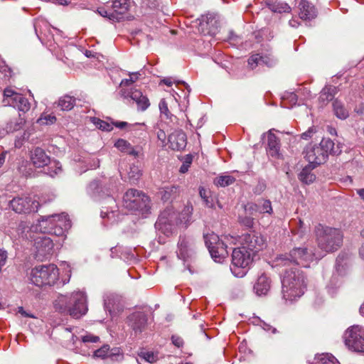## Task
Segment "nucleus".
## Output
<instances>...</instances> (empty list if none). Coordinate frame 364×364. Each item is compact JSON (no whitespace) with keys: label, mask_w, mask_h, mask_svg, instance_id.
<instances>
[{"label":"nucleus","mask_w":364,"mask_h":364,"mask_svg":"<svg viewBox=\"0 0 364 364\" xmlns=\"http://www.w3.org/2000/svg\"><path fill=\"white\" fill-rule=\"evenodd\" d=\"M40 230L55 237L51 239L46 235L38 236L34 240L36 257L39 260L47 259L54 253V246L61 247L65 239V231L71 227L70 220L67 214H54L41 216L38 220Z\"/></svg>","instance_id":"f257e3e1"},{"label":"nucleus","mask_w":364,"mask_h":364,"mask_svg":"<svg viewBox=\"0 0 364 364\" xmlns=\"http://www.w3.org/2000/svg\"><path fill=\"white\" fill-rule=\"evenodd\" d=\"M54 308L61 314H69L77 318L87 311V297L82 291L66 295L60 294L54 301Z\"/></svg>","instance_id":"f03ea898"},{"label":"nucleus","mask_w":364,"mask_h":364,"mask_svg":"<svg viewBox=\"0 0 364 364\" xmlns=\"http://www.w3.org/2000/svg\"><path fill=\"white\" fill-rule=\"evenodd\" d=\"M193 210L192 205H186L178 213L171 208H167L159 215L156 226L166 235L172 233L177 226L186 228L191 223Z\"/></svg>","instance_id":"7ed1b4c3"},{"label":"nucleus","mask_w":364,"mask_h":364,"mask_svg":"<svg viewBox=\"0 0 364 364\" xmlns=\"http://www.w3.org/2000/svg\"><path fill=\"white\" fill-rule=\"evenodd\" d=\"M305 279L303 272L297 267L286 269L282 279L283 298L293 301L301 297L306 287Z\"/></svg>","instance_id":"20e7f679"},{"label":"nucleus","mask_w":364,"mask_h":364,"mask_svg":"<svg viewBox=\"0 0 364 364\" xmlns=\"http://www.w3.org/2000/svg\"><path fill=\"white\" fill-rule=\"evenodd\" d=\"M318 247L326 252L337 250L343 243V235L339 229L318 224L315 228Z\"/></svg>","instance_id":"39448f33"},{"label":"nucleus","mask_w":364,"mask_h":364,"mask_svg":"<svg viewBox=\"0 0 364 364\" xmlns=\"http://www.w3.org/2000/svg\"><path fill=\"white\" fill-rule=\"evenodd\" d=\"M322 257V255L313 252L311 249H309L307 247H295L289 254L279 255L276 262L277 266L294 264L308 267L311 262L315 259H319Z\"/></svg>","instance_id":"423d86ee"},{"label":"nucleus","mask_w":364,"mask_h":364,"mask_svg":"<svg viewBox=\"0 0 364 364\" xmlns=\"http://www.w3.org/2000/svg\"><path fill=\"white\" fill-rule=\"evenodd\" d=\"M204 238L211 257L217 262H221L228 255V245L234 243L236 240L232 236H224L220 239L215 233L206 235Z\"/></svg>","instance_id":"0eeeda50"},{"label":"nucleus","mask_w":364,"mask_h":364,"mask_svg":"<svg viewBox=\"0 0 364 364\" xmlns=\"http://www.w3.org/2000/svg\"><path fill=\"white\" fill-rule=\"evenodd\" d=\"M59 269L55 264L39 265L31 270V281L37 287L53 286L58 283Z\"/></svg>","instance_id":"6e6552de"},{"label":"nucleus","mask_w":364,"mask_h":364,"mask_svg":"<svg viewBox=\"0 0 364 364\" xmlns=\"http://www.w3.org/2000/svg\"><path fill=\"white\" fill-rule=\"evenodd\" d=\"M253 261V255L242 247L235 248L232 253V274L237 277H242L247 273V268Z\"/></svg>","instance_id":"1a4fd4ad"},{"label":"nucleus","mask_w":364,"mask_h":364,"mask_svg":"<svg viewBox=\"0 0 364 364\" xmlns=\"http://www.w3.org/2000/svg\"><path fill=\"white\" fill-rule=\"evenodd\" d=\"M149 198L134 188L127 190L123 196V205L129 210L146 212L149 207Z\"/></svg>","instance_id":"9d476101"},{"label":"nucleus","mask_w":364,"mask_h":364,"mask_svg":"<svg viewBox=\"0 0 364 364\" xmlns=\"http://www.w3.org/2000/svg\"><path fill=\"white\" fill-rule=\"evenodd\" d=\"M239 241L241 247L250 252L253 255L264 250L267 246L266 238L255 231L242 235Z\"/></svg>","instance_id":"9b49d317"},{"label":"nucleus","mask_w":364,"mask_h":364,"mask_svg":"<svg viewBox=\"0 0 364 364\" xmlns=\"http://www.w3.org/2000/svg\"><path fill=\"white\" fill-rule=\"evenodd\" d=\"M346 345L357 352H364V328L353 326L348 328L344 334Z\"/></svg>","instance_id":"f8f14e48"},{"label":"nucleus","mask_w":364,"mask_h":364,"mask_svg":"<svg viewBox=\"0 0 364 364\" xmlns=\"http://www.w3.org/2000/svg\"><path fill=\"white\" fill-rule=\"evenodd\" d=\"M343 256L339 255L336 262V272L326 286L327 291L331 296H334L343 283V277L346 274V264L343 263Z\"/></svg>","instance_id":"ddd939ff"},{"label":"nucleus","mask_w":364,"mask_h":364,"mask_svg":"<svg viewBox=\"0 0 364 364\" xmlns=\"http://www.w3.org/2000/svg\"><path fill=\"white\" fill-rule=\"evenodd\" d=\"M11 208L16 213H30L38 211L39 203L28 196L16 197L10 201Z\"/></svg>","instance_id":"4468645a"},{"label":"nucleus","mask_w":364,"mask_h":364,"mask_svg":"<svg viewBox=\"0 0 364 364\" xmlns=\"http://www.w3.org/2000/svg\"><path fill=\"white\" fill-rule=\"evenodd\" d=\"M101 217L107 219L105 225L113 224L119 220V214L116 200L113 197L107 196L102 203Z\"/></svg>","instance_id":"2eb2a0df"},{"label":"nucleus","mask_w":364,"mask_h":364,"mask_svg":"<svg viewBox=\"0 0 364 364\" xmlns=\"http://www.w3.org/2000/svg\"><path fill=\"white\" fill-rule=\"evenodd\" d=\"M176 253L177 257L184 262L191 259L196 253L194 240L186 235L180 236Z\"/></svg>","instance_id":"dca6fc26"},{"label":"nucleus","mask_w":364,"mask_h":364,"mask_svg":"<svg viewBox=\"0 0 364 364\" xmlns=\"http://www.w3.org/2000/svg\"><path fill=\"white\" fill-rule=\"evenodd\" d=\"M324 153L319 145L309 144L304 151L305 159L316 166L326 161V155Z\"/></svg>","instance_id":"f3484780"},{"label":"nucleus","mask_w":364,"mask_h":364,"mask_svg":"<svg viewBox=\"0 0 364 364\" xmlns=\"http://www.w3.org/2000/svg\"><path fill=\"white\" fill-rule=\"evenodd\" d=\"M220 23L214 14L203 16L200 23V30L204 35L215 36L218 33Z\"/></svg>","instance_id":"a211bd4d"},{"label":"nucleus","mask_w":364,"mask_h":364,"mask_svg":"<svg viewBox=\"0 0 364 364\" xmlns=\"http://www.w3.org/2000/svg\"><path fill=\"white\" fill-rule=\"evenodd\" d=\"M128 324L135 333H140L146 326L147 316L143 312H134L128 317Z\"/></svg>","instance_id":"6ab92c4d"},{"label":"nucleus","mask_w":364,"mask_h":364,"mask_svg":"<svg viewBox=\"0 0 364 364\" xmlns=\"http://www.w3.org/2000/svg\"><path fill=\"white\" fill-rule=\"evenodd\" d=\"M168 144L172 150H183L187 144V138L186 134L182 130H175L168 138Z\"/></svg>","instance_id":"aec40b11"},{"label":"nucleus","mask_w":364,"mask_h":364,"mask_svg":"<svg viewBox=\"0 0 364 364\" xmlns=\"http://www.w3.org/2000/svg\"><path fill=\"white\" fill-rule=\"evenodd\" d=\"M129 6L128 0H114L112 5V14H109L110 20L117 22L123 20Z\"/></svg>","instance_id":"412c9836"},{"label":"nucleus","mask_w":364,"mask_h":364,"mask_svg":"<svg viewBox=\"0 0 364 364\" xmlns=\"http://www.w3.org/2000/svg\"><path fill=\"white\" fill-rule=\"evenodd\" d=\"M30 160L36 168H43L49 163L50 156L43 149L36 147L30 152Z\"/></svg>","instance_id":"4be33fe9"},{"label":"nucleus","mask_w":364,"mask_h":364,"mask_svg":"<svg viewBox=\"0 0 364 364\" xmlns=\"http://www.w3.org/2000/svg\"><path fill=\"white\" fill-rule=\"evenodd\" d=\"M267 153L268 156L279 159L280 156V143L279 138L272 132L269 131L267 132Z\"/></svg>","instance_id":"5701e85b"},{"label":"nucleus","mask_w":364,"mask_h":364,"mask_svg":"<svg viewBox=\"0 0 364 364\" xmlns=\"http://www.w3.org/2000/svg\"><path fill=\"white\" fill-rule=\"evenodd\" d=\"M271 279L266 274H262L254 285V291L258 296L266 295L271 288Z\"/></svg>","instance_id":"b1692460"},{"label":"nucleus","mask_w":364,"mask_h":364,"mask_svg":"<svg viewBox=\"0 0 364 364\" xmlns=\"http://www.w3.org/2000/svg\"><path fill=\"white\" fill-rule=\"evenodd\" d=\"M299 17L303 20H311L316 16L314 5L306 0H301L299 4Z\"/></svg>","instance_id":"393cba45"},{"label":"nucleus","mask_w":364,"mask_h":364,"mask_svg":"<svg viewBox=\"0 0 364 364\" xmlns=\"http://www.w3.org/2000/svg\"><path fill=\"white\" fill-rule=\"evenodd\" d=\"M249 209L252 211V214L258 213L259 214L268 213L271 215L273 213L270 200L266 199H259L257 203L250 204Z\"/></svg>","instance_id":"a878e982"},{"label":"nucleus","mask_w":364,"mask_h":364,"mask_svg":"<svg viewBox=\"0 0 364 364\" xmlns=\"http://www.w3.org/2000/svg\"><path fill=\"white\" fill-rule=\"evenodd\" d=\"M319 146L322 147V150L326 155V159L329 154L338 155L341 153L342 149L340 144L335 145V143L331 139L323 138L319 144Z\"/></svg>","instance_id":"bb28decb"},{"label":"nucleus","mask_w":364,"mask_h":364,"mask_svg":"<svg viewBox=\"0 0 364 364\" xmlns=\"http://www.w3.org/2000/svg\"><path fill=\"white\" fill-rule=\"evenodd\" d=\"M132 100H134L138 107V109L141 111L146 110L150 105L148 98L143 95L141 92L137 90H132L127 95Z\"/></svg>","instance_id":"cd10ccee"},{"label":"nucleus","mask_w":364,"mask_h":364,"mask_svg":"<svg viewBox=\"0 0 364 364\" xmlns=\"http://www.w3.org/2000/svg\"><path fill=\"white\" fill-rule=\"evenodd\" d=\"M181 192L178 186L171 185L162 188L160 191L161 199L166 201H172L179 196Z\"/></svg>","instance_id":"c85d7f7f"},{"label":"nucleus","mask_w":364,"mask_h":364,"mask_svg":"<svg viewBox=\"0 0 364 364\" xmlns=\"http://www.w3.org/2000/svg\"><path fill=\"white\" fill-rule=\"evenodd\" d=\"M21 94L17 93L14 90L6 88L4 92L3 103L4 106H11L16 107L18 102L21 100Z\"/></svg>","instance_id":"c756f323"},{"label":"nucleus","mask_w":364,"mask_h":364,"mask_svg":"<svg viewBox=\"0 0 364 364\" xmlns=\"http://www.w3.org/2000/svg\"><path fill=\"white\" fill-rule=\"evenodd\" d=\"M315 167L316 166L311 164L306 166L299 174V179L305 184L312 183L316 179V176L312 173Z\"/></svg>","instance_id":"7c9ffc66"},{"label":"nucleus","mask_w":364,"mask_h":364,"mask_svg":"<svg viewBox=\"0 0 364 364\" xmlns=\"http://www.w3.org/2000/svg\"><path fill=\"white\" fill-rule=\"evenodd\" d=\"M114 146L120 151L127 154L131 156H137L139 152L129 143L123 139H119L115 143Z\"/></svg>","instance_id":"2f4dec72"},{"label":"nucleus","mask_w":364,"mask_h":364,"mask_svg":"<svg viewBox=\"0 0 364 364\" xmlns=\"http://www.w3.org/2000/svg\"><path fill=\"white\" fill-rule=\"evenodd\" d=\"M119 299L117 296L109 294L105 296L104 306L106 311L110 314L116 309H118Z\"/></svg>","instance_id":"473e14b6"},{"label":"nucleus","mask_w":364,"mask_h":364,"mask_svg":"<svg viewBox=\"0 0 364 364\" xmlns=\"http://www.w3.org/2000/svg\"><path fill=\"white\" fill-rule=\"evenodd\" d=\"M46 166H47L46 173L51 177L58 176L63 173L60 162L55 159H51L50 158V161L46 165Z\"/></svg>","instance_id":"72a5a7b5"},{"label":"nucleus","mask_w":364,"mask_h":364,"mask_svg":"<svg viewBox=\"0 0 364 364\" xmlns=\"http://www.w3.org/2000/svg\"><path fill=\"white\" fill-rule=\"evenodd\" d=\"M24 123L25 120L23 118H21L19 115L18 117L10 120L6 124V127L4 129V131L6 134L18 131L22 127Z\"/></svg>","instance_id":"f704fd0d"},{"label":"nucleus","mask_w":364,"mask_h":364,"mask_svg":"<svg viewBox=\"0 0 364 364\" xmlns=\"http://www.w3.org/2000/svg\"><path fill=\"white\" fill-rule=\"evenodd\" d=\"M75 105V98L70 95H65L60 97L58 102V106L61 110H70Z\"/></svg>","instance_id":"c9c22d12"},{"label":"nucleus","mask_w":364,"mask_h":364,"mask_svg":"<svg viewBox=\"0 0 364 364\" xmlns=\"http://www.w3.org/2000/svg\"><path fill=\"white\" fill-rule=\"evenodd\" d=\"M291 225L292 226L291 232L294 235H298L301 238H302L307 232V228L301 220H299L298 221H292Z\"/></svg>","instance_id":"e433bc0d"},{"label":"nucleus","mask_w":364,"mask_h":364,"mask_svg":"<svg viewBox=\"0 0 364 364\" xmlns=\"http://www.w3.org/2000/svg\"><path fill=\"white\" fill-rule=\"evenodd\" d=\"M269 9L275 13H289L291 10V7L284 2H267Z\"/></svg>","instance_id":"4c0bfd02"},{"label":"nucleus","mask_w":364,"mask_h":364,"mask_svg":"<svg viewBox=\"0 0 364 364\" xmlns=\"http://www.w3.org/2000/svg\"><path fill=\"white\" fill-rule=\"evenodd\" d=\"M121 355L116 354L114 353H111L109 351V346L108 345H105L102 348L96 350L94 352V357L100 358L102 359H105L106 358H110L113 359V357H120Z\"/></svg>","instance_id":"58836bf2"},{"label":"nucleus","mask_w":364,"mask_h":364,"mask_svg":"<svg viewBox=\"0 0 364 364\" xmlns=\"http://www.w3.org/2000/svg\"><path fill=\"white\" fill-rule=\"evenodd\" d=\"M333 107L334 113L338 118L345 119L348 117V111L341 102L335 100L333 103Z\"/></svg>","instance_id":"ea45409f"},{"label":"nucleus","mask_w":364,"mask_h":364,"mask_svg":"<svg viewBox=\"0 0 364 364\" xmlns=\"http://www.w3.org/2000/svg\"><path fill=\"white\" fill-rule=\"evenodd\" d=\"M235 178L230 175H221L214 179V184L217 186L225 187L232 184Z\"/></svg>","instance_id":"a19ab883"},{"label":"nucleus","mask_w":364,"mask_h":364,"mask_svg":"<svg viewBox=\"0 0 364 364\" xmlns=\"http://www.w3.org/2000/svg\"><path fill=\"white\" fill-rule=\"evenodd\" d=\"M334 90L332 87H325L321 92L319 100L323 103L331 101L334 97Z\"/></svg>","instance_id":"79ce46f5"},{"label":"nucleus","mask_w":364,"mask_h":364,"mask_svg":"<svg viewBox=\"0 0 364 364\" xmlns=\"http://www.w3.org/2000/svg\"><path fill=\"white\" fill-rule=\"evenodd\" d=\"M318 364H340L337 359L330 353H322L317 356Z\"/></svg>","instance_id":"37998d69"},{"label":"nucleus","mask_w":364,"mask_h":364,"mask_svg":"<svg viewBox=\"0 0 364 364\" xmlns=\"http://www.w3.org/2000/svg\"><path fill=\"white\" fill-rule=\"evenodd\" d=\"M91 121L98 129L102 131L110 132L113 129L112 124L101 120L99 118L92 117Z\"/></svg>","instance_id":"c03bdc74"},{"label":"nucleus","mask_w":364,"mask_h":364,"mask_svg":"<svg viewBox=\"0 0 364 364\" xmlns=\"http://www.w3.org/2000/svg\"><path fill=\"white\" fill-rule=\"evenodd\" d=\"M262 65H264L269 68L274 66L277 63V59L272 54L261 55Z\"/></svg>","instance_id":"a18cd8bd"},{"label":"nucleus","mask_w":364,"mask_h":364,"mask_svg":"<svg viewBox=\"0 0 364 364\" xmlns=\"http://www.w3.org/2000/svg\"><path fill=\"white\" fill-rule=\"evenodd\" d=\"M139 360L140 362H146L149 363H152L156 360V356L152 352H141L139 354Z\"/></svg>","instance_id":"49530a36"},{"label":"nucleus","mask_w":364,"mask_h":364,"mask_svg":"<svg viewBox=\"0 0 364 364\" xmlns=\"http://www.w3.org/2000/svg\"><path fill=\"white\" fill-rule=\"evenodd\" d=\"M129 78L123 79L121 81L120 86H122V87L129 86L132 83L135 82L139 78L141 74L139 72H135V73H129Z\"/></svg>","instance_id":"de8ad7c7"},{"label":"nucleus","mask_w":364,"mask_h":364,"mask_svg":"<svg viewBox=\"0 0 364 364\" xmlns=\"http://www.w3.org/2000/svg\"><path fill=\"white\" fill-rule=\"evenodd\" d=\"M248 65L251 69H255L257 65H262L261 54L256 53L252 55L248 59Z\"/></svg>","instance_id":"09e8293b"},{"label":"nucleus","mask_w":364,"mask_h":364,"mask_svg":"<svg viewBox=\"0 0 364 364\" xmlns=\"http://www.w3.org/2000/svg\"><path fill=\"white\" fill-rule=\"evenodd\" d=\"M128 175L130 179L136 181L141 176V171L137 166L132 165L129 168Z\"/></svg>","instance_id":"8fccbe9b"},{"label":"nucleus","mask_w":364,"mask_h":364,"mask_svg":"<svg viewBox=\"0 0 364 364\" xmlns=\"http://www.w3.org/2000/svg\"><path fill=\"white\" fill-rule=\"evenodd\" d=\"M15 108H17L18 110L26 112L29 110L30 109V103L28 100L21 95V98L19 102H18L17 105Z\"/></svg>","instance_id":"3c124183"},{"label":"nucleus","mask_w":364,"mask_h":364,"mask_svg":"<svg viewBox=\"0 0 364 364\" xmlns=\"http://www.w3.org/2000/svg\"><path fill=\"white\" fill-rule=\"evenodd\" d=\"M159 109L161 114H164L167 119L173 120V117L169 112L168 108V104L164 99H162L159 102Z\"/></svg>","instance_id":"603ef678"},{"label":"nucleus","mask_w":364,"mask_h":364,"mask_svg":"<svg viewBox=\"0 0 364 364\" xmlns=\"http://www.w3.org/2000/svg\"><path fill=\"white\" fill-rule=\"evenodd\" d=\"M30 133L27 131H25L21 136H16L15 139L14 145L16 148H21L24 141L28 140L30 136Z\"/></svg>","instance_id":"864d4df0"},{"label":"nucleus","mask_w":364,"mask_h":364,"mask_svg":"<svg viewBox=\"0 0 364 364\" xmlns=\"http://www.w3.org/2000/svg\"><path fill=\"white\" fill-rule=\"evenodd\" d=\"M164 84L168 87H171L173 83H176L177 85L183 84L184 86H186V89L188 90V92H190L189 86L186 85L184 82L181 81H175L173 80L172 77H166L161 80L160 84Z\"/></svg>","instance_id":"5fc2aeb1"},{"label":"nucleus","mask_w":364,"mask_h":364,"mask_svg":"<svg viewBox=\"0 0 364 364\" xmlns=\"http://www.w3.org/2000/svg\"><path fill=\"white\" fill-rule=\"evenodd\" d=\"M56 121V117L51 114H47L44 117H41L38 119V122L41 124H53Z\"/></svg>","instance_id":"6e6d98bb"},{"label":"nucleus","mask_w":364,"mask_h":364,"mask_svg":"<svg viewBox=\"0 0 364 364\" xmlns=\"http://www.w3.org/2000/svg\"><path fill=\"white\" fill-rule=\"evenodd\" d=\"M99 340L100 338L98 336L92 334H87L82 337V341L84 343H97L99 341Z\"/></svg>","instance_id":"4d7b16f0"},{"label":"nucleus","mask_w":364,"mask_h":364,"mask_svg":"<svg viewBox=\"0 0 364 364\" xmlns=\"http://www.w3.org/2000/svg\"><path fill=\"white\" fill-rule=\"evenodd\" d=\"M316 133V129L314 127L309 128V129L301 134V138L307 140L312 137L313 134Z\"/></svg>","instance_id":"13d9d810"},{"label":"nucleus","mask_w":364,"mask_h":364,"mask_svg":"<svg viewBox=\"0 0 364 364\" xmlns=\"http://www.w3.org/2000/svg\"><path fill=\"white\" fill-rule=\"evenodd\" d=\"M7 257V252L0 249V272H1L2 267L6 264Z\"/></svg>","instance_id":"bf43d9fd"},{"label":"nucleus","mask_w":364,"mask_h":364,"mask_svg":"<svg viewBox=\"0 0 364 364\" xmlns=\"http://www.w3.org/2000/svg\"><path fill=\"white\" fill-rule=\"evenodd\" d=\"M171 341H172L173 344L178 348L181 347L183 344V339L181 337L177 336H173L171 337Z\"/></svg>","instance_id":"052dcab7"},{"label":"nucleus","mask_w":364,"mask_h":364,"mask_svg":"<svg viewBox=\"0 0 364 364\" xmlns=\"http://www.w3.org/2000/svg\"><path fill=\"white\" fill-rule=\"evenodd\" d=\"M241 223L245 225L246 227L251 228L253 225V218L251 217H245L241 219Z\"/></svg>","instance_id":"680f3d73"},{"label":"nucleus","mask_w":364,"mask_h":364,"mask_svg":"<svg viewBox=\"0 0 364 364\" xmlns=\"http://www.w3.org/2000/svg\"><path fill=\"white\" fill-rule=\"evenodd\" d=\"M157 138L164 144L165 143L166 139V134L165 132L162 129H159L157 132Z\"/></svg>","instance_id":"e2e57ef3"},{"label":"nucleus","mask_w":364,"mask_h":364,"mask_svg":"<svg viewBox=\"0 0 364 364\" xmlns=\"http://www.w3.org/2000/svg\"><path fill=\"white\" fill-rule=\"evenodd\" d=\"M355 112L360 115H364V103L359 104L355 108Z\"/></svg>","instance_id":"0e129e2a"},{"label":"nucleus","mask_w":364,"mask_h":364,"mask_svg":"<svg viewBox=\"0 0 364 364\" xmlns=\"http://www.w3.org/2000/svg\"><path fill=\"white\" fill-rule=\"evenodd\" d=\"M203 202L205 205L206 207L208 208H214V204H213V200H210L209 199V197L207 196L204 200H203Z\"/></svg>","instance_id":"69168bd1"},{"label":"nucleus","mask_w":364,"mask_h":364,"mask_svg":"<svg viewBox=\"0 0 364 364\" xmlns=\"http://www.w3.org/2000/svg\"><path fill=\"white\" fill-rule=\"evenodd\" d=\"M262 328L266 331H272L273 333H275L277 332V329L275 328L272 327L270 325L263 323Z\"/></svg>","instance_id":"338daca9"},{"label":"nucleus","mask_w":364,"mask_h":364,"mask_svg":"<svg viewBox=\"0 0 364 364\" xmlns=\"http://www.w3.org/2000/svg\"><path fill=\"white\" fill-rule=\"evenodd\" d=\"M112 125H114L116 127L119 129H124L125 127L128 125V124L126 122H113Z\"/></svg>","instance_id":"774afa93"}]
</instances>
